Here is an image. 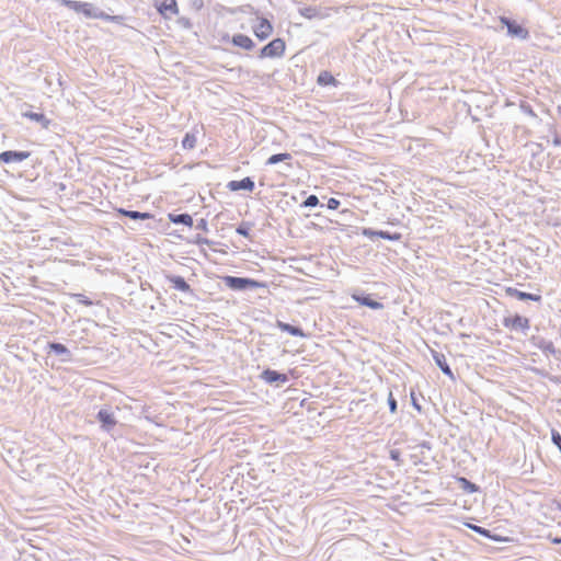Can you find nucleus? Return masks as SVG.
<instances>
[{"instance_id": "nucleus-7", "label": "nucleus", "mask_w": 561, "mask_h": 561, "mask_svg": "<svg viewBox=\"0 0 561 561\" xmlns=\"http://www.w3.org/2000/svg\"><path fill=\"white\" fill-rule=\"evenodd\" d=\"M530 343L541 350L546 355H553L554 357H558L560 354V351L557 350L551 341H548L543 339L542 336H533L530 339Z\"/></svg>"}, {"instance_id": "nucleus-18", "label": "nucleus", "mask_w": 561, "mask_h": 561, "mask_svg": "<svg viewBox=\"0 0 561 561\" xmlns=\"http://www.w3.org/2000/svg\"><path fill=\"white\" fill-rule=\"evenodd\" d=\"M231 43L234 46H238L245 50H251L255 46L254 42L248 35L244 34H234L232 36Z\"/></svg>"}, {"instance_id": "nucleus-43", "label": "nucleus", "mask_w": 561, "mask_h": 561, "mask_svg": "<svg viewBox=\"0 0 561 561\" xmlns=\"http://www.w3.org/2000/svg\"><path fill=\"white\" fill-rule=\"evenodd\" d=\"M528 114L533 115V116H536L535 113L533 112V110L529 107L528 111H527Z\"/></svg>"}, {"instance_id": "nucleus-28", "label": "nucleus", "mask_w": 561, "mask_h": 561, "mask_svg": "<svg viewBox=\"0 0 561 561\" xmlns=\"http://www.w3.org/2000/svg\"><path fill=\"white\" fill-rule=\"evenodd\" d=\"M300 14L307 19L318 16V9L316 7H305L299 10Z\"/></svg>"}, {"instance_id": "nucleus-19", "label": "nucleus", "mask_w": 561, "mask_h": 561, "mask_svg": "<svg viewBox=\"0 0 561 561\" xmlns=\"http://www.w3.org/2000/svg\"><path fill=\"white\" fill-rule=\"evenodd\" d=\"M118 215L128 217L133 220H146L152 218V215L150 213H141L137 210H127L125 208H117L116 209Z\"/></svg>"}, {"instance_id": "nucleus-25", "label": "nucleus", "mask_w": 561, "mask_h": 561, "mask_svg": "<svg viewBox=\"0 0 561 561\" xmlns=\"http://www.w3.org/2000/svg\"><path fill=\"white\" fill-rule=\"evenodd\" d=\"M291 159V154L288 153V152H283V153H275V154H272L267 161H266V164H276L278 162H283V161H287V160H290Z\"/></svg>"}, {"instance_id": "nucleus-12", "label": "nucleus", "mask_w": 561, "mask_h": 561, "mask_svg": "<svg viewBox=\"0 0 561 561\" xmlns=\"http://www.w3.org/2000/svg\"><path fill=\"white\" fill-rule=\"evenodd\" d=\"M156 7L159 13L165 19L179 13L176 0H163L161 3H157Z\"/></svg>"}, {"instance_id": "nucleus-32", "label": "nucleus", "mask_w": 561, "mask_h": 561, "mask_svg": "<svg viewBox=\"0 0 561 561\" xmlns=\"http://www.w3.org/2000/svg\"><path fill=\"white\" fill-rule=\"evenodd\" d=\"M318 204L319 198L317 197V195L311 194L302 202L301 207L311 208L316 207Z\"/></svg>"}, {"instance_id": "nucleus-31", "label": "nucleus", "mask_w": 561, "mask_h": 561, "mask_svg": "<svg viewBox=\"0 0 561 561\" xmlns=\"http://www.w3.org/2000/svg\"><path fill=\"white\" fill-rule=\"evenodd\" d=\"M250 229H251V224L249 222H242L240 224L237 229H236V232L240 236H243L245 238H249L250 237Z\"/></svg>"}, {"instance_id": "nucleus-42", "label": "nucleus", "mask_w": 561, "mask_h": 561, "mask_svg": "<svg viewBox=\"0 0 561 561\" xmlns=\"http://www.w3.org/2000/svg\"><path fill=\"white\" fill-rule=\"evenodd\" d=\"M553 543L561 545V537L554 538Z\"/></svg>"}, {"instance_id": "nucleus-40", "label": "nucleus", "mask_w": 561, "mask_h": 561, "mask_svg": "<svg viewBox=\"0 0 561 561\" xmlns=\"http://www.w3.org/2000/svg\"><path fill=\"white\" fill-rule=\"evenodd\" d=\"M411 400H412V404L413 407L417 410V411H421V405L417 403V400L416 398L414 397V393L411 392Z\"/></svg>"}, {"instance_id": "nucleus-2", "label": "nucleus", "mask_w": 561, "mask_h": 561, "mask_svg": "<svg viewBox=\"0 0 561 561\" xmlns=\"http://www.w3.org/2000/svg\"><path fill=\"white\" fill-rule=\"evenodd\" d=\"M61 3L77 13H82L85 18L100 19L102 10L94 7L92 3L75 0H61Z\"/></svg>"}, {"instance_id": "nucleus-45", "label": "nucleus", "mask_w": 561, "mask_h": 561, "mask_svg": "<svg viewBox=\"0 0 561 561\" xmlns=\"http://www.w3.org/2000/svg\"><path fill=\"white\" fill-rule=\"evenodd\" d=\"M423 447H428L427 443L422 444Z\"/></svg>"}, {"instance_id": "nucleus-44", "label": "nucleus", "mask_w": 561, "mask_h": 561, "mask_svg": "<svg viewBox=\"0 0 561 561\" xmlns=\"http://www.w3.org/2000/svg\"><path fill=\"white\" fill-rule=\"evenodd\" d=\"M558 113L561 115V105L557 107Z\"/></svg>"}, {"instance_id": "nucleus-5", "label": "nucleus", "mask_w": 561, "mask_h": 561, "mask_svg": "<svg viewBox=\"0 0 561 561\" xmlns=\"http://www.w3.org/2000/svg\"><path fill=\"white\" fill-rule=\"evenodd\" d=\"M503 325L514 331H523L529 329V320L519 314H515L513 317H505L503 319Z\"/></svg>"}, {"instance_id": "nucleus-14", "label": "nucleus", "mask_w": 561, "mask_h": 561, "mask_svg": "<svg viewBox=\"0 0 561 561\" xmlns=\"http://www.w3.org/2000/svg\"><path fill=\"white\" fill-rule=\"evenodd\" d=\"M167 280L169 282V284H171V286L179 290V291H182V293H188V294H192L193 290L191 288V286L188 285V283L184 279V277L180 276V275H167L165 276Z\"/></svg>"}, {"instance_id": "nucleus-22", "label": "nucleus", "mask_w": 561, "mask_h": 561, "mask_svg": "<svg viewBox=\"0 0 561 561\" xmlns=\"http://www.w3.org/2000/svg\"><path fill=\"white\" fill-rule=\"evenodd\" d=\"M169 219L171 222L175 225H184L187 227L193 226V218L191 215L183 213V214H170Z\"/></svg>"}, {"instance_id": "nucleus-34", "label": "nucleus", "mask_w": 561, "mask_h": 561, "mask_svg": "<svg viewBox=\"0 0 561 561\" xmlns=\"http://www.w3.org/2000/svg\"><path fill=\"white\" fill-rule=\"evenodd\" d=\"M551 440L561 453V434L558 431L551 430Z\"/></svg>"}, {"instance_id": "nucleus-9", "label": "nucleus", "mask_w": 561, "mask_h": 561, "mask_svg": "<svg viewBox=\"0 0 561 561\" xmlns=\"http://www.w3.org/2000/svg\"><path fill=\"white\" fill-rule=\"evenodd\" d=\"M30 156L28 151L7 150L0 153V161L3 163H18L26 160Z\"/></svg>"}, {"instance_id": "nucleus-4", "label": "nucleus", "mask_w": 561, "mask_h": 561, "mask_svg": "<svg viewBox=\"0 0 561 561\" xmlns=\"http://www.w3.org/2000/svg\"><path fill=\"white\" fill-rule=\"evenodd\" d=\"M500 22L502 23V25L507 27V34L511 37H516V38H519V39H527L528 38V36H529L528 30L523 27L516 21H514V20H512L510 18H506V16H501L500 18Z\"/></svg>"}, {"instance_id": "nucleus-23", "label": "nucleus", "mask_w": 561, "mask_h": 561, "mask_svg": "<svg viewBox=\"0 0 561 561\" xmlns=\"http://www.w3.org/2000/svg\"><path fill=\"white\" fill-rule=\"evenodd\" d=\"M468 526H469L470 529H472L477 534H480V535H482L484 537L491 538L494 541H507L508 540L507 538H502L500 536L492 535L489 529H485V528H483L481 526L472 525V524H469Z\"/></svg>"}, {"instance_id": "nucleus-6", "label": "nucleus", "mask_w": 561, "mask_h": 561, "mask_svg": "<svg viewBox=\"0 0 561 561\" xmlns=\"http://www.w3.org/2000/svg\"><path fill=\"white\" fill-rule=\"evenodd\" d=\"M96 420L101 423V428L105 432H111L117 424L111 409H101L96 414Z\"/></svg>"}, {"instance_id": "nucleus-30", "label": "nucleus", "mask_w": 561, "mask_h": 561, "mask_svg": "<svg viewBox=\"0 0 561 561\" xmlns=\"http://www.w3.org/2000/svg\"><path fill=\"white\" fill-rule=\"evenodd\" d=\"M378 237L381 239L390 240V241H399L402 238V234L399 232L391 233L389 231L380 230Z\"/></svg>"}, {"instance_id": "nucleus-17", "label": "nucleus", "mask_w": 561, "mask_h": 561, "mask_svg": "<svg viewBox=\"0 0 561 561\" xmlns=\"http://www.w3.org/2000/svg\"><path fill=\"white\" fill-rule=\"evenodd\" d=\"M506 293L511 297H515L518 300H523V301H525V300L540 301L541 300V296H539V295L520 291V290H518L516 288H512V287H508L506 289Z\"/></svg>"}, {"instance_id": "nucleus-39", "label": "nucleus", "mask_w": 561, "mask_h": 561, "mask_svg": "<svg viewBox=\"0 0 561 561\" xmlns=\"http://www.w3.org/2000/svg\"><path fill=\"white\" fill-rule=\"evenodd\" d=\"M196 229L206 231L207 230V221L205 219H201L196 225Z\"/></svg>"}, {"instance_id": "nucleus-3", "label": "nucleus", "mask_w": 561, "mask_h": 561, "mask_svg": "<svg viewBox=\"0 0 561 561\" xmlns=\"http://www.w3.org/2000/svg\"><path fill=\"white\" fill-rule=\"evenodd\" d=\"M286 49V44L283 38H274L268 44H266L260 51V58H279L284 56Z\"/></svg>"}, {"instance_id": "nucleus-27", "label": "nucleus", "mask_w": 561, "mask_h": 561, "mask_svg": "<svg viewBox=\"0 0 561 561\" xmlns=\"http://www.w3.org/2000/svg\"><path fill=\"white\" fill-rule=\"evenodd\" d=\"M459 482L461 483V488L469 493H474L479 489L477 484L470 482L466 478H460Z\"/></svg>"}, {"instance_id": "nucleus-13", "label": "nucleus", "mask_w": 561, "mask_h": 561, "mask_svg": "<svg viewBox=\"0 0 561 561\" xmlns=\"http://www.w3.org/2000/svg\"><path fill=\"white\" fill-rule=\"evenodd\" d=\"M254 181L250 176L243 178L240 181H230L227 184V188L230 190L231 192H237L241 190L252 192L254 190Z\"/></svg>"}, {"instance_id": "nucleus-20", "label": "nucleus", "mask_w": 561, "mask_h": 561, "mask_svg": "<svg viewBox=\"0 0 561 561\" xmlns=\"http://www.w3.org/2000/svg\"><path fill=\"white\" fill-rule=\"evenodd\" d=\"M433 359L435 364L439 367V369L445 374L446 376L453 377V371L449 365L446 362V357L444 354L438 352H433Z\"/></svg>"}, {"instance_id": "nucleus-16", "label": "nucleus", "mask_w": 561, "mask_h": 561, "mask_svg": "<svg viewBox=\"0 0 561 561\" xmlns=\"http://www.w3.org/2000/svg\"><path fill=\"white\" fill-rule=\"evenodd\" d=\"M353 299L357 301L359 305L368 307L373 310H380L383 308V305L377 300H374L370 295H353Z\"/></svg>"}, {"instance_id": "nucleus-11", "label": "nucleus", "mask_w": 561, "mask_h": 561, "mask_svg": "<svg viewBox=\"0 0 561 561\" xmlns=\"http://www.w3.org/2000/svg\"><path fill=\"white\" fill-rule=\"evenodd\" d=\"M262 379L265 380L267 383H286L289 378L286 374H282L277 370H273V369H265L262 371V375H261Z\"/></svg>"}, {"instance_id": "nucleus-29", "label": "nucleus", "mask_w": 561, "mask_h": 561, "mask_svg": "<svg viewBox=\"0 0 561 561\" xmlns=\"http://www.w3.org/2000/svg\"><path fill=\"white\" fill-rule=\"evenodd\" d=\"M196 144V137L192 134H186L182 140V146L184 149H193Z\"/></svg>"}, {"instance_id": "nucleus-21", "label": "nucleus", "mask_w": 561, "mask_h": 561, "mask_svg": "<svg viewBox=\"0 0 561 561\" xmlns=\"http://www.w3.org/2000/svg\"><path fill=\"white\" fill-rule=\"evenodd\" d=\"M276 325L280 331L287 332L288 334H290L293 336H300V337L306 336L305 332L299 327H295V325H291L289 323H286V322L279 321V320L276 322Z\"/></svg>"}, {"instance_id": "nucleus-33", "label": "nucleus", "mask_w": 561, "mask_h": 561, "mask_svg": "<svg viewBox=\"0 0 561 561\" xmlns=\"http://www.w3.org/2000/svg\"><path fill=\"white\" fill-rule=\"evenodd\" d=\"M71 297L75 298L79 304H82L84 306H92L93 305V301L90 300L87 296H84L82 294H72Z\"/></svg>"}, {"instance_id": "nucleus-37", "label": "nucleus", "mask_w": 561, "mask_h": 561, "mask_svg": "<svg viewBox=\"0 0 561 561\" xmlns=\"http://www.w3.org/2000/svg\"><path fill=\"white\" fill-rule=\"evenodd\" d=\"M341 205L340 201L334 198V197H331L329 201H328V204H327V207L328 209H331V210H335L339 208V206Z\"/></svg>"}, {"instance_id": "nucleus-8", "label": "nucleus", "mask_w": 561, "mask_h": 561, "mask_svg": "<svg viewBox=\"0 0 561 561\" xmlns=\"http://www.w3.org/2000/svg\"><path fill=\"white\" fill-rule=\"evenodd\" d=\"M253 32L260 41H264L273 33V25L267 19L259 18V24L253 26Z\"/></svg>"}, {"instance_id": "nucleus-35", "label": "nucleus", "mask_w": 561, "mask_h": 561, "mask_svg": "<svg viewBox=\"0 0 561 561\" xmlns=\"http://www.w3.org/2000/svg\"><path fill=\"white\" fill-rule=\"evenodd\" d=\"M388 405H389V410L391 413H396L397 412V400L394 399L392 392L390 391L389 394H388Z\"/></svg>"}, {"instance_id": "nucleus-24", "label": "nucleus", "mask_w": 561, "mask_h": 561, "mask_svg": "<svg viewBox=\"0 0 561 561\" xmlns=\"http://www.w3.org/2000/svg\"><path fill=\"white\" fill-rule=\"evenodd\" d=\"M318 83L320 85H329V84H336V79L329 72V71H322L318 76Z\"/></svg>"}, {"instance_id": "nucleus-38", "label": "nucleus", "mask_w": 561, "mask_h": 561, "mask_svg": "<svg viewBox=\"0 0 561 561\" xmlns=\"http://www.w3.org/2000/svg\"><path fill=\"white\" fill-rule=\"evenodd\" d=\"M400 455L401 453L398 450V449H391L390 450V458L394 461H399L400 460Z\"/></svg>"}, {"instance_id": "nucleus-15", "label": "nucleus", "mask_w": 561, "mask_h": 561, "mask_svg": "<svg viewBox=\"0 0 561 561\" xmlns=\"http://www.w3.org/2000/svg\"><path fill=\"white\" fill-rule=\"evenodd\" d=\"M21 115L41 125L42 128L48 129L51 121L43 113H36L31 110L22 111Z\"/></svg>"}, {"instance_id": "nucleus-1", "label": "nucleus", "mask_w": 561, "mask_h": 561, "mask_svg": "<svg viewBox=\"0 0 561 561\" xmlns=\"http://www.w3.org/2000/svg\"><path fill=\"white\" fill-rule=\"evenodd\" d=\"M222 283L230 289L243 291L248 289L266 288V283L259 282L248 277H238L226 275L222 277Z\"/></svg>"}, {"instance_id": "nucleus-36", "label": "nucleus", "mask_w": 561, "mask_h": 561, "mask_svg": "<svg viewBox=\"0 0 561 561\" xmlns=\"http://www.w3.org/2000/svg\"><path fill=\"white\" fill-rule=\"evenodd\" d=\"M363 236L374 239L375 237H378V233H380V230H374L371 228H364L362 231Z\"/></svg>"}, {"instance_id": "nucleus-10", "label": "nucleus", "mask_w": 561, "mask_h": 561, "mask_svg": "<svg viewBox=\"0 0 561 561\" xmlns=\"http://www.w3.org/2000/svg\"><path fill=\"white\" fill-rule=\"evenodd\" d=\"M48 353H54L59 356L61 362L68 363L72 359L71 352L61 343L58 342H48L47 344Z\"/></svg>"}, {"instance_id": "nucleus-41", "label": "nucleus", "mask_w": 561, "mask_h": 561, "mask_svg": "<svg viewBox=\"0 0 561 561\" xmlns=\"http://www.w3.org/2000/svg\"><path fill=\"white\" fill-rule=\"evenodd\" d=\"M552 142H553V145H554L556 147H560V146H561V137L556 136V137L553 138Z\"/></svg>"}, {"instance_id": "nucleus-26", "label": "nucleus", "mask_w": 561, "mask_h": 561, "mask_svg": "<svg viewBox=\"0 0 561 561\" xmlns=\"http://www.w3.org/2000/svg\"><path fill=\"white\" fill-rule=\"evenodd\" d=\"M100 19L101 20H104V21H107V22H114V23H117V24H122L125 20V18L123 15H110L103 11H101V15H100Z\"/></svg>"}]
</instances>
